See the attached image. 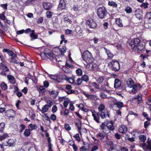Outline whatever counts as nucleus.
Masks as SVG:
<instances>
[{
	"instance_id": "obj_1",
	"label": "nucleus",
	"mask_w": 151,
	"mask_h": 151,
	"mask_svg": "<svg viewBox=\"0 0 151 151\" xmlns=\"http://www.w3.org/2000/svg\"><path fill=\"white\" fill-rule=\"evenodd\" d=\"M130 45L131 48L134 51L138 52L144 51L145 49V46L140 43V40L138 38H135L132 40Z\"/></svg>"
},
{
	"instance_id": "obj_2",
	"label": "nucleus",
	"mask_w": 151,
	"mask_h": 151,
	"mask_svg": "<svg viewBox=\"0 0 151 151\" xmlns=\"http://www.w3.org/2000/svg\"><path fill=\"white\" fill-rule=\"evenodd\" d=\"M82 57L83 60L88 64H90L92 63L94 59L91 52L87 50L85 51Z\"/></svg>"
},
{
	"instance_id": "obj_3",
	"label": "nucleus",
	"mask_w": 151,
	"mask_h": 151,
	"mask_svg": "<svg viewBox=\"0 0 151 151\" xmlns=\"http://www.w3.org/2000/svg\"><path fill=\"white\" fill-rule=\"evenodd\" d=\"M53 55L50 50L45 48L43 52L41 53L40 55L42 59L46 60L48 59L50 60Z\"/></svg>"
},
{
	"instance_id": "obj_4",
	"label": "nucleus",
	"mask_w": 151,
	"mask_h": 151,
	"mask_svg": "<svg viewBox=\"0 0 151 151\" xmlns=\"http://www.w3.org/2000/svg\"><path fill=\"white\" fill-rule=\"evenodd\" d=\"M111 69L114 71L119 70L120 68V65L117 60H112L108 64Z\"/></svg>"
},
{
	"instance_id": "obj_5",
	"label": "nucleus",
	"mask_w": 151,
	"mask_h": 151,
	"mask_svg": "<svg viewBox=\"0 0 151 151\" xmlns=\"http://www.w3.org/2000/svg\"><path fill=\"white\" fill-rule=\"evenodd\" d=\"M107 12L105 7L104 6L99 8L97 10L98 17L100 19H103L106 16Z\"/></svg>"
},
{
	"instance_id": "obj_6",
	"label": "nucleus",
	"mask_w": 151,
	"mask_h": 151,
	"mask_svg": "<svg viewBox=\"0 0 151 151\" xmlns=\"http://www.w3.org/2000/svg\"><path fill=\"white\" fill-rule=\"evenodd\" d=\"M66 47L64 46L61 48L57 47L53 49V52L57 55H63V54L66 52Z\"/></svg>"
},
{
	"instance_id": "obj_7",
	"label": "nucleus",
	"mask_w": 151,
	"mask_h": 151,
	"mask_svg": "<svg viewBox=\"0 0 151 151\" xmlns=\"http://www.w3.org/2000/svg\"><path fill=\"white\" fill-rule=\"evenodd\" d=\"M86 23L90 28H94L96 26V24L95 22L91 19L88 20Z\"/></svg>"
},
{
	"instance_id": "obj_8",
	"label": "nucleus",
	"mask_w": 151,
	"mask_h": 151,
	"mask_svg": "<svg viewBox=\"0 0 151 151\" xmlns=\"http://www.w3.org/2000/svg\"><path fill=\"white\" fill-rule=\"evenodd\" d=\"M15 144V142L13 139H10L7 141H5L3 143L4 146L8 147H12Z\"/></svg>"
},
{
	"instance_id": "obj_9",
	"label": "nucleus",
	"mask_w": 151,
	"mask_h": 151,
	"mask_svg": "<svg viewBox=\"0 0 151 151\" xmlns=\"http://www.w3.org/2000/svg\"><path fill=\"white\" fill-rule=\"evenodd\" d=\"M94 112H95V111H94ZM92 116H93L94 120L97 123H100V122L99 120L100 113L99 112H94L93 113V111H92Z\"/></svg>"
},
{
	"instance_id": "obj_10",
	"label": "nucleus",
	"mask_w": 151,
	"mask_h": 151,
	"mask_svg": "<svg viewBox=\"0 0 151 151\" xmlns=\"http://www.w3.org/2000/svg\"><path fill=\"white\" fill-rule=\"evenodd\" d=\"M71 86L70 85H67L65 89V91L68 94H70L72 93H75V90L71 89Z\"/></svg>"
},
{
	"instance_id": "obj_11",
	"label": "nucleus",
	"mask_w": 151,
	"mask_h": 151,
	"mask_svg": "<svg viewBox=\"0 0 151 151\" xmlns=\"http://www.w3.org/2000/svg\"><path fill=\"white\" fill-rule=\"evenodd\" d=\"M106 134L103 132H98L96 135V137L97 138H99L102 141L104 142V138L105 137L106 135Z\"/></svg>"
},
{
	"instance_id": "obj_12",
	"label": "nucleus",
	"mask_w": 151,
	"mask_h": 151,
	"mask_svg": "<svg viewBox=\"0 0 151 151\" xmlns=\"http://www.w3.org/2000/svg\"><path fill=\"white\" fill-rule=\"evenodd\" d=\"M60 56H62V55H57L55 54V53L50 60L55 63H56L57 62L60 61V60L59 57Z\"/></svg>"
},
{
	"instance_id": "obj_13",
	"label": "nucleus",
	"mask_w": 151,
	"mask_h": 151,
	"mask_svg": "<svg viewBox=\"0 0 151 151\" xmlns=\"http://www.w3.org/2000/svg\"><path fill=\"white\" fill-rule=\"evenodd\" d=\"M42 6L43 8L45 10H50L52 7L51 4L50 2H45L43 3Z\"/></svg>"
},
{
	"instance_id": "obj_14",
	"label": "nucleus",
	"mask_w": 151,
	"mask_h": 151,
	"mask_svg": "<svg viewBox=\"0 0 151 151\" xmlns=\"http://www.w3.org/2000/svg\"><path fill=\"white\" fill-rule=\"evenodd\" d=\"M49 93L50 95L53 98L55 99L57 96L58 92L57 91L52 90L51 91H49Z\"/></svg>"
},
{
	"instance_id": "obj_15",
	"label": "nucleus",
	"mask_w": 151,
	"mask_h": 151,
	"mask_svg": "<svg viewBox=\"0 0 151 151\" xmlns=\"http://www.w3.org/2000/svg\"><path fill=\"white\" fill-rule=\"evenodd\" d=\"M17 55L16 54H14V55L13 56H12L11 58H9V60L10 61V63H13L15 64H18L19 63V61L16 59L17 58Z\"/></svg>"
},
{
	"instance_id": "obj_16",
	"label": "nucleus",
	"mask_w": 151,
	"mask_h": 151,
	"mask_svg": "<svg viewBox=\"0 0 151 151\" xmlns=\"http://www.w3.org/2000/svg\"><path fill=\"white\" fill-rule=\"evenodd\" d=\"M65 7V3L64 0H60L58 5V8L60 9H64Z\"/></svg>"
},
{
	"instance_id": "obj_17",
	"label": "nucleus",
	"mask_w": 151,
	"mask_h": 151,
	"mask_svg": "<svg viewBox=\"0 0 151 151\" xmlns=\"http://www.w3.org/2000/svg\"><path fill=\"white\" fill-rule=\"evenodd\" d=\"M135 14L136 17L139 19L142 17V12L139 9L137 10L135 12Z\"/></svg>"
},
{
	"instance_id": "obj_18",
	"label": "nucleus",
	"mask_w": 151,
	"mask_h": 151,
	"mask_svg": "<svg viewBox=\"0 0 151 151\" xmlns=\"http://www.w3.org/2000/svg\"><path fill=\"white\" fill-rule=\"evenodd\" d=\"M126 84L127 87L131 88L134 84V82L131 78H129L127 81Z\"/></svg>"
},
{
	"instance_id": "obj_19",
	"label": "nucleus",
	"mask_w": 151,
	"mask_h": 151,
	"mask_svg": "<svg viewBox=\"0 0 151 151\" xmlns=\"http://www.w3.org/2000/svg\"><path fill=\"white\" fill-rule=\"evenodd\" d=\"M119 131L122 133H125L127 131L126 127L124 125H122L119 127Z\"/></svg>"
},
{
	"instance_id": "obj_20",
	"label": "nucleus",
	"mask_w": 151,
	"mask_h": 151,
	"mask_svg": "<svg viewBox=\"0 0 151 151\" xmlns=\"http://www.w3.org/2000/svg\"><path fill=\"white\" fill-rule=\"evenodd\" d=\"M100 116L102 119L106 118L107 116L109 117V114L107 112L102 111L100 113Z\"/></svg>"
},
{
	"instance_id": "obj_21",
	"label": "nucleus",
	"mask_w": 151,
	"mask_h": 151,
	"mask_svg": "<svg viewBox=\"0 0 151 151\" xmlns=\"http://www.w3.org/2000/svg\"><path fill=\"white\" fill-rule=\"evenodd\" d=\"M104 49L108 58L110 59H112L114 56L113 54L109 50H107L105 48H104Z\"/></svg>"
},
{
	"instance_id": "obj_22",
	"label": "nucleus",
	"mask_w": 151,
	"mask_h": 151,
	"mask_svg": "<svg viewBox=\"0 0 151 151\" xmlns=\"http://www.w3.org/2000/svg\"><path fill=\"white\" fill-rule=\"evenodd\" d=\"M106 126V124L105 122H103L102 123L101 125L100 126L101 128L102 129V131H103L104 132L106 133V134H108L110 132V131L106 130V129H105V127Z\"/></svg>"
},
{
	"instance_id": "obj_23",
	"label": "nucleus",
	"mask_w": 151,
	"mask_h": 151,
	"mask_svg": "<svg viewBox=\"0 0 151 151\" xmlns=\"http://www.w3.org/2000/svg\"><path fill=\"white\" fill-rule=\"evenodd\" d=\"M7 78L10 83L12 84H14L15 83V81L14 76L11 75H8Z\"/></svg>"
},
{
	"instance_id": "obj_24",
	"label": "nucleus",
	"mask_w": 151,
	"mask_h": 151,
	"mask_svg": "<svg viewBox=\"0 0 151 151\" xmlns=\"http://www.w3.org/2000/svg\"><path fill=\"white\" fill-rule=\"evenodd\" d=\"M64 77H65L66 80L69 83L75 85V82L74 81L75 80L74 79V77H73V78H72L66 76H65Z\"/></svg>"
},
{
	"instance_id": "obj_25",
	"label": "nucleus",
	"mask_w": 151,
	"mask_h": 151,
	"mask_svg": "<svg viewBox=\"0 0 151 151\" xmlns=\"http://www.w3.org/2000/svg\"><path fill=\"white\" fill-rule=\"evenodd\" d=\"M114 104L119 109H121L123 106V104L122 102L116 101L114 102Z\"/></svg>"
},
{
	"instance_id": "obj_26",
	"label": "nucleus",
	"mask_w": 151,
	"mask_h": 151,
	"mask_svg": "<svg viewBox=\"0 0 151 151\" xmlns=\"http://www.w3.org/2000/svg\"><path fill=\"white\" fill-rule=\"evenodd\" d=\"M121 82L119 79H115L114 83V87L115 88H117L121 85Z\"/></svg>"
},
{
	"instance_id": "obj_27",
	"label": "nucleus",
	"mask_w": 151,
	"mask_h": 151,
	"mask_svg": "<svg viewBox=\"0 0 151 151\" xmlns=\"http://www.w3.org/2000/svg\"><path fill=\"white\" fill-rule=\"evenodd\" d=\"M2 51L3 52H7L8 55L12 57L14 55L13 52L9 49H4Z\"/></svg>"
},
{
	"instance_id": "obj_28",
	"label": "nucleus",
	"mask_w": 151,
	"mask_h": 151,
	"mask_svg": "<svg viewBox=\"0 0 151 151\" xmlns=\"http://www.w3.org/2000/svg\"><path fill=\"white\" fill-rule=\"evenodd\" d=\"M37 126L35 124H30L28 126V128L30 131L35 130L37 128Z\"/></svg>"
},
{
	"instance_id": "obj_29",
	"label": "nucleus",
	"mask_w": 151,
	"mask_h": 151,
	"mask_svg": "<svg viewBox=\"0 0 151 151\" xmlns=\"http://www.w3.org/2000/svg\"><path fill=\"white\" fill-rule=\"evenodd\" d=\"M106 126L107 127V131H108V129L111 131H113L114 130V127L112 122H108Z\"/></svg>"
},
{
	"instance_id": "obj_30",
	"label": "nucleus",
	"mask_w": 151,
	"mask_h": 151,
	"mask_svg": "<svg viewBox=\"0 0 151 151\" xmlns=\"http://www.w3.org/2000/svg\"><path fill=\"white\" fill-rule=\"evenodd\" d=\"M29 36L31 38V40L37 38V35L35 34V30H33L32 31V33L30 34Z\"/></svg>"
},
{
	"instance_id": "obj_31",
	"label": "nucleus",
	"mask_w": 151,
	"mask_h": 151,
	"mask_svg": "<svg viewBox=\"0 0 151 151\" xmlns=\"http://www.w3.org/2000/svg\"><path fill=\"white\" fill-rule=\"evenodd\" d=\"M49 77L50 79L54 80L57 82H60V78L58 76L55 75H51L49 76Z\"/></svg>"
},
{
	"instance_id": "obj_32",
	"label": "nucleus",
	"mask_w": 151,
	"mask_h": 151,
	"mask_svg": "<svg viewBox=\"0 0 151 151\" xmlns=\"http://www.w3.org/2000/svg\"><path fill=\"white\" fill-rule=\"evenodd\" d=\"M131 88H132L131 90V92L132 93L134 94L137 92L138 87L137 85H134Z\"/></svg>"
},
{
	"instance_id": "obj_33",
	"label": "nucleus",
	"mask_w": 151,
	"mask_h": 151,
	"mask_svg": "<svg viewBox=\"0 0 151 151\" xmlns=\"http://www.w3.org/2000/svg\"><path fill=\"white\" fill-rule=\"evenodd\" d=\"M88 99H90L91 100L96 101L99 99L96 96L93 95H89Z\"/></svg>"
},
{
	"instance_id": "obj_34",
	"label": "nucleus",
	"mask_w": 151,
	"mask_h": 151,
	"mask_svg": "<svg viewBox=\"0 0 151 151\" xmlns=\"http://www.w3.org/2000/svg\"><path fill=\"white\" fill-rule=\"evenodd\" d=\"M48 105H45L42 108V110H41L42 113L47 112L48 111L49 108Z\"/></svg>"
},
{
	"instance_id": "obj_35",
	"label": "nucleus",
	"mask_w": 151,
	"mask_h": 151,
	"mask_svg": "<svg viewBox=\"0 0 151 151\" xmlns=\"http://www.w3.org/2000/svg\"><path fill=\"white\" fill-rule=\"evenodd\" d=\"M116 24L120 27H123V24L122 22L121 19L119 18L116 19Z\"/></svg>"
},
{
	"instance_id": "obj_36",
	"label": "nucleus",
	"mask_w": 151,
	"mask_h": 151,
	"mask_svg": "<svg viewBox=\"0 0 151 151\" xmlns=\"http://www.w3.org/2000/svg\"><path fill=\"white\" fill-rule=\"evenodd\" d=\"M145 17L148 19V22L151 24V12L147 13Z\"/></svg>"
},
{
	"instance_id": "obj_37",
	"label": "nucleus",
	"mask_w": 151,
	"mask_h": 151,
	"mask_svg": "<svg viewBox=\"0 0 151 151\" xmlns=\"http://www.w3.org/2000/svg\"><path fill=\"white\" fill-rule=\"evenodd\" d=\"M81 6L80 5H74L73 7V9L75 11L81 10Z\"/></svg>"
},
{
	"instance_id": "obj_38",
	"label": "nucleus",
	"mask_w": 151,
	"mask_h": 151,
	"mask_svg": "<svg viewBox=\"0 0 151 151\" xmlns=\"http://www.w3.org/2000/svg\"><path fill=\"white\" fill-rule=\"evenodd\" d=\"M30 130L29 129H26L24 132V134L25 137H28L30 134Z\"/></svg>"
},
{
	"instance_id": "obj_39",
	"label": "nucleus",
	"mask_w": 151,
	"mask_h": 151,
	"mask_svg": "<svg viewBox=\"0 0 151 151\" xmlns=\"http://www.w3.org/2000/svg\"><path fill=\"white\" fill-rule=\"evenodd\" d=\"M105 108V105L103 104H101L99 105V106L98 107V110L99 112H102L104 110Z\"/></svg>"
},
{
	"instance_id": "obj_40",
	"label": "nucleus",
	"mask_w": 151,
	"mask_h": 151,
	"mask_svg": "<svg viewBox=\"0 0 151 151\" xmlns=\"http://www.w3.org/2000/svg\"><path fill=\"white\" fill-rule=\"evenodd\" d=\"M108 4L110 6H112L115 7H116L117 6V4L116 2H114L113 1H109Z\"/></svg>"
},
{
	"instance_id": "obj_41",
	"label": "nucleus",
	"mask_w": 151,
	"mask_h": 151,
	"mask_svg": "<svg viewBox=\"0 0 151 151\" xmlns=\"http://www.w3.org/2000/svg\"><path fill=\"white\" fill-rule=\"evenodd\" d=\"M1 87L3 90H6L7 89V85L4 82H2L1 84Z\"/></svg>"
},
{
	"instance_id": "obj_42",
	"label": "nucleus",
	"mask_w": 151,
	"mask_h": 151,
	"mask_svg": "<svg viewBox=\"0 0 151 151\" xmlns=\"http://www.w3.org/2000/svg\"><path fill=\"white\" fill-rule=\"evenodd\" d=\"M63 70L66 73H69L71 72V70L66 66H63L62 68Z\"/></svg>"
},
{
	"instance_id": "obj_43",
	"label": "nucleus",
	"mask_w": 151,
	"mask_h": 151,
	"mask_svg": "<svg viewBox=\"0 0 151 151\" xmlns=\"http://www.w3.org/2000/svg\"><path fill=\"white\" fill-rule=\"evenodd\" d=\"M96 80L98 83H100L103 81L104 78L102 76H99L96 78Z\"/></svg>"
},
{
	"instance_id": "obj_44",
	"label": "nucleus",
	"mask_w": 151,
	"mask_h": 151,
	"mask_svg": "<svg viewBox=\"0 0 151 151\" xmlns=\"http://www.w3.org/2000/svg\"><path fill=\"white\" fill-rule=\"evenodd\" d=\"M132 134L136 137H138V134H141V132L137 130H135L132 132Z\"/></svg>"
},
{
	"instance_id": "obj_45",
	"label": "nucleus",
	"mask_w": 151,
	"mask_h": 151,
	"mask_svg": "<svg viewBox=\"0 0 151 151\" xmlns=\"http://www.w3.org/2000/svg\"><path fill=\"white\" fill-rule=\"evenodd\" d=\"M5 126V124L4 122L0 123V132L2 133L3 131V130Z\"/></svg>"
},
{
	"instance_id": "obj_46",
	"label": "nucleus",
	"mask_w": 151,
	"mask_h": 151,
	"mask_svg": "<svg viewBox=\"0 0 151 151\" xmlns=\"http://www.w3.org/2000/svg\"><path fill=\"white\" fill-rule=\"evenodd\" d=\"M52 14L53 13L52 12L49 11H47L46 13V17L48 18H50L52 17Z\"/></svg>"
},
{
	"instance_id": "obj_47",
	"label": "nucleus",
	"mask_w": 151,
	"mask_h": 151,
	"mask_svg": "<svg viewBox=\"0 0 151 151\" xmlns=\"http://www.w3.org/2000/svg\"><path fill=\"white\" fill-rule=\"evenodd\" d=\"M75 124L77 127L78 132L81 134V124L80 123H76Z\"/></svg>"
},
{
	"instance_id": "obj_48",
	"label": "nucleus",
	"mask_w": 151,
	"mask_h": 151,
	"mask_svg": "<svg viewBox=\"0 0 151 151\" xmlns=\"http://www.w3.org/2000/svg\"><path fill=\"white\" fill-rule=\"evenodd\" d=\"M8 137V135L7 134H4L0 136V141H2L4 140Z\"/></svg>"
},
{
	"instance_id": "obj_49",
	"label": "nucleus",
	"mask_w": 151,
	"mask_h": 151,
	"mask_svg": "<svg viewBox=\"0 0 151 151\" xmlns=\"http://www.w3.org/2000/svg\"><path fill=\"white\" fill-rule=\"evenodd\" d=\"M139 139L142 142H144L146 139V137L145 136L143 135H141L139 136Z\"/></svg>"
},
{
	"instance_id": "obj_50",
	"label": "nucleus",
	"mask_w": 151,
	"mask_h": 151,
	"mask_svg": "<svg viewBox=\"0 0 151 151\" xmlns=\"http://www.w3.org/2000/svg\"><path fill=\"white\" fill-rule=\"evenodd\" d=\"M81 79L83 81H84L86 82L88 81L89 80L88 76L86 75H83L82 76Z\"/></svg>"
},
{
	"instance_id": "obj_51",
	"label": "nucleus",
	"mask_w": 151,
	"mask_h": 151,
	"mask_svg": "<svg viewBox=\"0 0 151 151\" xmlns=\"http://www.w3.org/2000/svg\"><path fill=\"white\" fill-rule=\"evenodd\" d=\"M82 81L81 78H78L77 79L76 82H75V84L77 85H80L82 83Z\"/></svg>"
},
{
	"instance_id": "obj_52",
	"label": "nucleus",
	"mask_w": 151,
	"mask_h": 151,
	"mask_svg": "<svg viewBox=\"0 0 151 151\" xmlns=\"http://www.w3.org/2000/svg\"><path fill=\"white\" fill-rule=\"evenodd\" d=\"M73 137L75 138V139H76L77 141L78 142L81 141V139L79 136V134H76L73 136Z\"/></svg>"
},
{
	"instance_id": "obj_53",
	"label": "nucleus",
	"mask_w": 151,
	"mask_h": 151,
	"mask_svg": "<svg viewBox=\"0 0 151 151\" xmlns=\"http://www.w3.org/2000/svg\"><path fill=\"white\" fill-rule=\"evenodd\" d=\"M125 11L127 13H130L132 12V9L130 7H127L125 9Z\"/></svg>"
},
{
	"instance_id": "obj_54",
	"label": "nucleus",
	"mask_w": 151,
	"mask_h": 151,
	"mask_svg": "<svg viewBox=\"0 0 151 151\" xmlns=\"http://www.w3.org/2000/svg\"><path fill=\"white\" fill-rule=\"evenodd\" d=\"M148 145L146 146V148L151 151V140H148Z\"/></svg>"
},
{
	"instance_id": "obj_55",
	"label": "nucleus",
	"mask_w": 151,
	"mask_h": 151,
	"mask_svg": "<svg viewBox=\"0 0 151 151\" xmlns=\"http://www.w3.org/2000/svg\"><path fill=\"white\" fill-rule=\"evenodd\" d=\"M39 92H41L42 93H44L46 91V89L45 87L43 86H40L39 87Z\"/></svg>"
},
{
	"instance_id": "obj_56",
	"label": "nucleus",
	"mask_w": 151,
	"mask_h": 151,
	"mask_svg": "<svg viewBox=\"0 0 151 151\" xmlns=\"http://www.w3.org/2000/svg\"><path fill=\"white\" fill-rule=\"evenodd\" d=\"M50 119L53 121H55L56 119V116L55 114H52L50 115Z\"/></svg>"
},
{
	"instance_id": "obj_57",
	"label": "nucleus",
	"mask_w": 151,
	"mask_h": 151,
	"mask_svg": "<svg viewBox=\"0 0 151 151\" xmlns=\"http://www.w3.org/2000/svg\"><path fill=\"white\" fill-rule=\"evenodd\" d=\"M64 128L65 129L68 131H69L71 129V127L68 124H65L64 125Z\"/></svg>"
},
{
	"instance_id": "obj_58",
	"label": "nucleus",
	"mask_w": 151,
	"mask_h": 151,
	"mask_svg": "<svg viewBox=\"0 0 151 151\" xmlns=\"http://www.w3.org/2000/svg\"><path fill=\"white\" fill-rule=\"evenodd\" d=\"M148 4L147 3H142L140 5L141 7H143L144 8L146 9L147 8Z\"/></svg>"
},
{
	"instance_id": "obj_59",
	"label": "nucleus",
	"mask_w": 151,
	"mask_h": 151,
	"mask_svg": "<svg viewBox=\"0 0 151 151\" xmlns=\"http://www.w3.org/2000/svg\"><path fill=\"white\" fill-rule=\"evenodd\" d=\"M76 73L78 76H81L82 74V70L80 69H77L76 71Z\"/></svg>"
},
{
	"instance_id": "obj_60",
	"label": "nucleus",
	"mask_w": 151,
	"mask_h": 151,
	"mask_svg": "<svg viewBox=\"0 0 151 151\" xmlns=\"http://www.w3.org/2000/svg\"><path fill=\"white\" fill-rule=\"evenodd\" d=\"M57 106L56 105L53 106L52 108V112L53 113H55L57 111Z\"/></svg>"
},
{
	"instance_id": "obj_61",
	"label": "nucleus",
	"mask_w": 151,
	"mask_h": 151,
	"mask_svg": "<svg viewBox=\"0 0 151 151\" xmlns=\"http://www.w3.org/2000/svg\"><path fill=\"white\" fill-rule=\"evenodd\" d=\"M47 104L46 105H48V106L50 108L52 105V102L51 100H47Z\"/></svg>"
},
{
	"instance_id": "obj_62",
	"label": "nucleus",
	"mask_w": 151,
	"mask_h": 151,
	"mask_svg": "<svg viewBox=\"0 0 151 151\" xmlns=\"http://www.w3.org/2000/svg\"><path fill=\"white\" fill-rule=\"evenodd\" d=\"M0 19L3 20L5 19V16L4 12H3L2 14H0Z\"/></svg>"
},
{
	"instance_id": "obj_63",
	"label": "nucleus",
	"mask_w": 151,
	"mask_h": 151,
	"mask_svg": "<svg viewBox=\"0 0 151 151\" xmlns=\"http://www.w3.org/2000/svg\"><path fill=\"white\" fill-rule=\"evenodd\" d=\"M19 127L20 128V132H21L25 128V126L23 124H22L20 125Z\"/></svg>"
},
{
	"instance_id": "obj_64",
	"label": "nucleus",
	"mask_w": 151,
	"mask_h": 151,
	"mask_svg": "<svg viewBox=\"0 0 151 151\" xmlns=\"http://www.w3.org/2000/svg\"><path fill=\"white\" fill-rule=\"evenodd\" d=\"M147 105L149 106L150 110H151V99L149 100L146 103Z\"/></svg>"
}]
</instances>
